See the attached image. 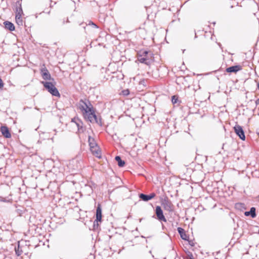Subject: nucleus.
I'll return each instance as SVG.
<instances>
[{
	"label": "nucleus",
	"instance_id": "nucleus-1",
	"mask_svg": "<svg viewBox=\"0 0 259 259\" xmlns=\"http://www.w3.org/2000/svg\"><path fill=\"white\" fill-rule=\"evenodd\" d=\"M79 109L82 111L83 116H87L90 113V110H93L94 107L91 102L85 99H80L79 102Z\"/></svg>",
	"mask_w": 259,
	"mask_h": 259
},
{
	"label": "nucleus",
	"instance_id": "nucleus-2",
	"mask_svg": "<svg viewBox=\"0 0 259 259\" xmlns=\"http://www.w3.org/2000/svg\"><path fill=\"white\" fill-rule=\"evenodd\" d=\"M83 117L86 120L92 123H96L100 126H102V118L100 115L96 114L94 109L92 111L90 110V113Z\"/></svg>",
	"mask_w": 259,
	"mask_h": 259
},
{
	"label": "nucleus",
	"instance_id": "nucleus-3",
	"mask_svg": "<svg viewBox=\"0 0 259 259\" xmlns=\"http://www.w3.org/2000/svg\"><path fill=\"white\" fill-rule=\"evenodd\" d=\"M83 117L86 120L92 123H96L100 126H102V118L100 115L96 114L94 109L92 111L90 110V113Z\"/></svg>",
	"mask_w": 259,
	"mask_h": 259
},
{
	"label": "nucleus",
	"instance_id": "nucleus-4",
	"mask_svg": "<svg viewBox=\"0 0 259 259\" xmlns=\"http://www.w3.org/2000/svg\"><path fill=\"white\" fill-rule=\"evenodd\" d=\"M41 84H43L45 88L47 90V91L50 93L52 96L60 97V94L59 93L58 89L51 82L49 81H41Z\"/></svg>",
	"mask_w": 259,
	"mask_h": 259
},
{
	"label": "nucleus",
	"instance_id": "nucleus-5",
	"mask_svg": "<svg viewBox=\"0 0 259 259\" xmlns=\"http://www.w3.org/2000/svg\"><path fill=\"white\" fill-rule=\"evenodd\" d=\"M155 214L157 219L160 222H166V219L163 214V210L160 206H156L155 207Z\"/></svg>",
	"mask_w": 259,
	"mask_h": 259
},
{
	"label": "nucleus",
	"instance_id": "nucleus-6",
	"mask_svg": "<svg viewBox=\"0 0 259 259\" xmlns=\"http://www.w3.org/2000/svg\"><path fill=\"white\" fill-rule=\"evenodd\" d=\"M234 130L236 134L239 137V138L241 140L243 141H244L245 140L244 132L241 126L239 125H236L234 127Z\"/></svg>",
	"mask_w": 259,
	"mask_h": 259
},
{
	"label": "nucleus",
	"instance_id": "nucleus-7",
	"mask_svg": "<svg viewBox=\"0 0 259 259\" xmlns=\"http://www.w3.org/2000/svg\"><path fill=\"white\" fill-rule=\"evenodd\" d=\"M161 205L164 208L165 210H166L168 212H172V204L171 201L166 197L164 198L161 201Z\"/></svg>",
	"mask_w": 259,
	"mask_h": 259
},
{
	"label": "nucleus",
	"instance_id": "nucleus-8",
	"mask_svg": "<svg viewBox=\"0 0 259 259\" xmlns=\"http://www.w3.org/2000/svg\"><path fill=\"white\" fill-rule=\"evenodd\" d=\"M40 71L41 75L44 80H54V78L51 77L49 70L45 67V65H43V66L41 67Z\"/></svg>",
	"mask_w": 259,
	"mask_h": 259
},
{
	"label": "nucleus",
	"instance_id": "nucleus-9",
	"mask_svg": "<svg viewBox=\"0 0 259 259\" xmlns=\"http://www.w3.org/2000/svg\"><path fill=\"white\" fill-rule=\"evenodd\" d=\"M23 12L22 8V3L20 1H17L15 3V16L22 17Z\"/></svg>",
	"mask_w": 259,
	"mask_h": 259
},
{
	"label": "nucleus",
	"instance_id": "nucleus-10",
	"mask_svg": "<svg viewBox=\"0 0 259 259\" xmlns=\"http://www.w3.org/2000/svg\"><path fill=\"white\" fill-rule=\"evenodd\" d=\"M156 195L154 193H151L149 195L144 193H140L139 195V198L144 201H148L155 197Z\"/></svg>",
	"mask_w": 259,
	"mask_h": 259
},
{
	"label": "nucleus",
	"instance_id": "nucleus-11",
	"mask_svg": "<svg viewBox=\"0 0 259 259\" xmlns=\"http://www.w3.org/2000/svg\"><path fill=\"white\" fill-rule=\"evenodd\" d=\"M1 132L3 136L7 139L10 138L11 137V134L9 130V128L6 126H2L1 127Z\"/></svg>",
	"mask_w": 259,
	"mask_h": 259
},
{
	"label": "nucleus",
	"instance_id": "nucleus-12",
	"mask_svg": "<svg viewBox=\"0 0 259 259\" xmlns=\"http://www.w3.org/2000/svg\"><path fill=\"white\" fill-rule=\"evenodd\" d=\"M242 69V67L239 65L231 66L226 68V71L228 73H236Z\"/></svg>",
	"mask_w": 259,
	"mask_h": 259
},
{
	"label": "nucleus",
	"instance_id": "nucleus-13",
	"mask_svg": "<svg viewBox=\"0 0 259 259\" xmlns=\"http://www.w3.org/2000/svg\"><path fill=\"white\" fill-rule=\"evenodd\" d=\"M91 150L96 157L100 158H101V151L99 150V148L97 146V145L96 146H91Z\"/></svg>",
	"mask_w": 259,
	"mask_h": 259
},
{
	"label": "nucleus",
	"instance_id": "nucleus-14",
	"mask_svg": "<svg viewBox=\"0 0 259 259\" xmlns=\"http://www.w3.org/2000/svg\"><path fill=\"white\" fill-rule=\"evenodd\" d=\"M102 208L100 204L97 206L96 212V219L97 222H101L102 221Z\"/></svg>",
	"mask_w": 259,
	"mask_h": 259
},
{
	"label": "nucleus",
	"instance_id": "nucleus-15",
	"mask_svg": "<svg viewBox=\"0 0 259 259\" xmlns=\"http://www.w3.org/2000/svg\"><path fill=\"white\" fill-rule=\"evenodd\" d=\"M177 231L179 234H180L181 238L182 239L186 241H188V240L189 239V237L186 234L185 231L184 229H183L181 227H178L177 228Z\"/></svg>",
	"mask_w": 259,
	"mask_h": 259
},
{
	"label": "nucleus",
	"instance_id": "nucleus-16",
	"mask_svg": "<svg viewBox=\"0 0 259 259\" xmlns=\"http://www.w3.org/2000/svg\"><path fill=\"white\" fill-rule=\"evenodd\" d=\"M244 215L246 217L250 216L253 219L255 218L256 216L255 207H251L249 211H246L244 212Z\"/></svg>",
	"mask_w": 259,
	"mask_h": 259
},
{
	"label": "nucleus",
	"instance_id": "nucleus-17",
	"mask_svg": "<svg viewBox=\"0 0 259 259\" xmlns=\"http://www.w3.org/2000/svg\"><path fill=\"white\" fill-rule=\"evenodd\" d=\"M138 55L141 57L150 58L151 59L153 54L149 51L141 50L138 53Z\"/></svg>",
	"mask_w": 259,
	"mask_h": 259
},
{
	"label": "nucleus",
	"instance_id": "nucleus-18",
	"mask_svg": "<svg viewBox=\"0 0 259 259\" xmlns=\"http://www.w3.org/2000/svg\"><path fill=\"white\" fill-rule=\"evenodd\" d=\"M138 60L140 63L145 64L147 65H149L151 62L150 58L143 57L139 55L138 57Z\"/></svg>",
	"mask_w": 259,
	"mask_h": 259
},
{
	"label": "nucleus",
	"instance_id": "nucleus-19",
	"mask_svg": "<svg viewBox=\"0 0 259 259\" xmlns=\"http://www.w3.org/2000/svg\"><path fill=\"white\" fill-rule=\"evenodd\" d=\"M4 24L5 25V28L10 30V31L15 30V26L14 24L11 22L6 21L4 22Z\"/></svg>",
	"mask_w": 259,
	"mask_h": 259
},
{
	"label": "nucleus",
	"instance_id": "nucleus-20",
	"mask_svg": "<svg viewBox=\"0 0 259 259\" xmlns=\"http://www.w3.org/2000/svg\"><path fill=\"white\" fill-rule=\"evenodd\" d=\"M186 77H187L183 76H180L177 77L176 78V82L178 85H181V84L185 85L187 82Z\"/></svg>",
	"mask_w": 259,
	"mask_h": 259
},
{
	"label": "nucleus",
	"instance_id": "nucleus-21",
	"mask_svg": "<svg viewBox=\"0 0 259 259\" xmlns=\"http://www.w3.org/2000/svg\"><path fill=\"white\" fill-rule=\"evenodd\" d=\"M115 160L117 161L118 166L122 167L125 165V161L121 159L120 156H116Z\"/></svg>",
	"mask_w": 259,
	"mask_h": 259
},
{
	"label": "nucleus",
	"instance_id": "nucleus-22",
	"mask_svg": "<svg viewBox=\"0 0 259 259\" xmlns=\"http://www.w3.org/2000/svg\"><path fill=\"white\" fill-rule=\"evenodd\" d=\"M11 195L7 197H4L0 196V201L4 202H9L12 201V198L10 197Z\"/></svg>",
	"mask_w": 259,
	"mask_h": 259
},
{
	"label": "nucleus",
	"instance_id": "nucleus-23",
	"mask_svg": "<svg viewBox=\"0 0 259 259\" xmlns=\"http://www.w3.org/2000/svg\"><path fill=\"white\" fill-rule=\"evenodd\" d=\"M16 22L19 26H22L23 24V21L22 19V17L15 16Z\"/></svg>",
	"mask_w": 259,
	"mask_h": 259
},
{
	"label": "nucleus",
	"instance_id": "nucleus-24",
	"mask_svg": "<svg viewBox=\"0 0 259 259\" xmlns=\"http://www.w3.org/2000/svg\"><path fill=\"white\" fill-rule=\"evenodd\" d=\"M89 145L90 146V149L91 148V146H96L97 145L95 143H94V139L91 138V136H89Z\"/></svg>",
	"mask_w": 259,
	"mask_h": 259
},
{
	"label": "nucleus",
	"instance_id": "nucleus-25",
	"mask_svg": "<svg viewBox=\"0 0 259 259\" xmlns=\"http://www.w3.org/2000/svg\"><path fill=\"white\" fill-rule=\"evenodd\" d=\"M235 207L237 209L245 208V204L242 203H237L235 204Z\"/></svg>",
	"mask_w": 259,
	"mask_h": 259
},
{
	"label": "nucleus",
	"instance_id": "nucleus-26",
	"mask_svg": "<svg viewBox=\"0 0 259 259\" xmlns=\"http://www.w3.org/2000/svg\"><path fill=\"white\" fill-rule=\"evenodd\" d=\"M184 259H194L193 254L191 252H188L187 253V256L184 258Z\"/></svg>",
	"mask_w": 259,
	"mask_h": 259
},
{
	"label": "nucleus",
	"instance_id": "nucleus-27",
	"mask_svg": "<svg viewBox=\"0 0 259 259\" xmlns=\"http://www.w3.org/2000/svg\"><path fill=\"white\" fill-rule=\"evenodd\" d=\"M75 124L78 129L80 128V126H82V125H83V122L80 119L77 120V122L75 123Z\"/></svg>",
	"mask_w": 259,
	"mask_h": 259
},
{
	"label": "nucleus",
	"instance_id": "nucleus-28",
	"mask_svg": "<svg viewBox=\"0 0 259 259\" xmlns=\"http://www.w3.org/2000/svg\"><path fill=\"white\" fill-rule=\"evenodd\" d=\"M130 93V90L128 89L123 90L122 91V94L124 96H126L128 95Z\"/></svg>",
	"mask_w": 259,
	"mask_h": 259
},
{
	"label": "nucleus",
	"instance_id": "nucleus-29",
	"mask_svg": "<svg viewBox=\"0 0 259 259\" xmlns=\"http://www.w3.org/2000/svg\"><path fill=\"white\" fill-rule=\"evenodd\" d=\"M178 98L176 96H173L171 97V102L173 104H176L178 102Z\"/></svg>",
	"mask_w": 259,
	"mask_h": 259
},
{
	"label": "nucleus",
	"instance_id": "nucleus-30",
	"mask_svg": "<svg viewBox=\"0 0 259 259\" xmlns=\"http://www.w3.org/2000/svg\"><path fill=\"white\" fill-rule=\"evenodd\" d=\"M99 222H96V219L94 221L93 223V228L94 230L97 229L99 227Z\"/></svg>",
	"mask_w": 259,
	"mask_h": 259
},
{
	"label": "nucleus",
	"instance_id": "nucleus-31",
	"mask_svg": "<svg viewBox=\"0 0 259 259\" xmlns=\"http://www.w3.org/2000/svg\"><path fill=\"white\" fill-rule=\"evenodd\" d=\"M85 130V128L82 125V126H80V128L78 129V131L79 133H83Z\"/></svg>",
	"mask_w": 259,
	"mask_h": 259
},
{
	"label": "nucleus",
	"instance_id": "nucleus-32",
	"mask_svg": "<svg viewBox=\"0 0 259 259\" xmlns=\"http://www.w3.org/2000/svg\"><path fill=\"white\" fill-rule=\"evenodd\" d=\"M66 22L67 23H68L69 22V21L68 20V18H66V19H65V18H64L63 20H62V24L63 25H64Z\"/></svg>",
	"mask_w": 259,
	"mask_h": 259
},
{
	"label": "nucleus",
	"instance_id": "nucleus-33",
	"mask_svg": "<svg viewBox=\"0 0 259 259\" xmlns=\"http://www.w3.org/2000/svg\"><path fill=\"white\" fill-rule=\"evenodd\" d=\"M15 252H16V254L17 256H20L21 254V251H20L19 250V249H18L17 250V249H15Z\"/></svg>",
	"mask_w": 259,
	"mask_h": 259
},
{
	"label": "nucleus",
	"instance_id": "nucleus-34",
	"mask_svg": "<svg viewBox=\"0 0 259 259\" xmlns=\"http://www.w3.org/2000/svg\"><path fill=\"white\" fill-rule=\"evenodd\" d=\"M79 119L78 117H74L71 119V121L75 123L77 122V120Z\"/></svg>",
	"mask_w": 259,
	"mask_h": 259
},
{
	"label": "nucleus",
	"instance_id": "nucleus-35",
	"mask_svg": "<svg viewBox=\"0 0 259 259\" xmlns=\"http://www.w3.org/2000/svg\"><path fill=\"white\" fill-rule=\"evenodd\" d=\"M188 242H189V244L191 246H194L195 245V244L193 242V241L192 240H188Z\"/></svg>",
	"mask_w": 259,
	"mask_h": 259
},
{
	"label": "nucleus",
	"instance_id": "nucleus-36",
	"mask_svg": "<svg viewBox=\"0 0 259 259\" xmlns=\"http://www.w3.org/2000/svg\"><path fill=\"white\" fill-rule=\"evenodd\" d=\"M89 24L94 26V27H95V28H98V27L96 24H95V23H94L92 21L90 22Z\"/></svg>",
	"mask_w": 259,
	"mask_h": 259
},
{
	"label": "nucleus",
	"instance_id": "nucleus-37",
	"mask_svg": "<svg viewBox=\"0 0 259 259\" xmlns=\"http://www.w3.org/2000/svg\"><path fill=\"white\" fill-rule=\"evenodd\" d=\"M4 86V83L2 80V79L0 78V89H2Z\"/></svg>",
	"mask_w": 259,
	"mask_h": 259
},
{
	"label": "nucleus",
	"instance_id": "nucleus-38",
	"mask_svg": "<svg viewBox=\"0 0 259 259\" xmlns=\"http://www.w3.org/2000/svg\"><path fill=\"white\" fill-rule=\"evenodd\" d=\"M170 253L172 255H175L176 254V251L174 249H171L170 251Z\"/></svg>",
	"mask_w": 259,
	"mask_h": 259
},
{
	"label": "nucleus",
	"instance_id": "nucleus-39",
	"mask_svg": "<svg viewBox=\"0 0 259 259\" xmlns=\"http://www.w3.org/2000/svg\"><path fill=\"white\" fill-rule=\"evenodd\" d=\"M255 103L256 105H258V104H259V98H258V99H257L255 101Z\"/></svg>",
	"mask_w": 259,
	"mask_h": 259
},
{
	"label": "nucleus",
	"instance_id": "nucleus-40",
	"mask_svg": "<svg viewBox=\"0 0 259 259\" xmlns=\"http://www.w3.org/2000/svg\"><path fill=\"white\" fill-rule=\"evenodd\" d=\"M218 46L222 49V45L220 42L218 43Z\"/></svg>",
	"mask_w": 259,
	"mask_h": 259
},
{
	"label": "nucleus",
	"instance_id": "nucleus-41",
	"mask_svg": "<svg viewBox=\"0 0 259 259\" xmlns=\"http://www.w3.org/2000/svg\"><path fill=\"white\" fill-rule=\"evenodd\" d=\"M37 17H38V15H37V14H35V18H37Z\"/></svg>",
	"mask_w": 259,
	"mask_h": 259
},
{
	"label": "nucleus",
	"instance_id": "nucleus-42",
	"mask_svg": "<svg viewBox=\"0 0 259 259\" xmlns=\"http://www.w3.org/2000/svg\"><path fill=\"white\" fill-rule=\"evenodd\" d=\"M50 11L47 12L48 14H50Z\"/></svg>",
	"mask_w": 259,
	"mask_h": 259
},
{
	"label": "nucleus",
	"instance_id": "nucleus-43",
	"mask_svg": "<svg viewBox=\"0 0 259 259\" xmlns=\"http://www.w3.org/2000/svg\"><path fill=\"white\" fill-rule=\"evenodd\" d=\"M196 37H197V35H196V34L195 33V38H196Z\"/></svg>",
	"mask_w": 259,
	"mask_h": 259
},
{
	"label": "nucleus",
	"instance_id": "nucleus-44",
	"mask_svg": "<svg viewBox=\"0 0 259 259\" xmlns=\"http://www.w3.org/2000/svg\"><path fill=\"white\" fill-rule=\"evenodd\" d=\"M215 22H213V25H215Z\"/></svg>",
	"mask_w": 259,
	"mask_h": 259
},
{
	"label": "nucleus",
	"instance_id": "nucleus-45",
	"mask_svg": "<svg viewBox=\"0 0 259 259\" xmlns=\"http://www.w3.org/2000/svg\"><path fill=\"white\" fill-rule=\"evenodd\" d=\"M258 234H259V229H258Z\"/></svg>",
	"mask_w": 259,
	"mask_h": 259
}]
</instances>
